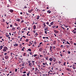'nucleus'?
<instances>
[{
	"label": "nucleus",
	"instance_id": "22",
	"mask_svg": "<svg viewBox=\"0 0 76 76\" xmlns=\"http://www.w3.org/2000/svg\"><path fill=\"white\" fill-rule=\"evenodd\" d=\"M56 28V26H54L53 27V28L54 29V28Z\"/></svg>",
	"mask_w": 76,
	"mask_h": 76
},
{
	"label": "nucleus",
	"instance_id": "41",
	"mask_svg": "<svg viewBox=\"0 0 76 76\" xmlns=\"http://www.w3.org/2000/svg\"><path fill=\"white\" fill-rule=\"evenodd\" d=\"M45 51H42V53H43L44 54V53H45Z\"/></svg>",
	"mask_w": 76,
	"mask_h": 76
},
{
	"label": "nucleus",
	"instance_id": "9",
	"mask_svg": "<svg viewBox=\"0 0 76 76\" xmlns=\"http://www.w3.org/2000/svg\"><path fill=\"white\" fill-rule=\"evenodd\" d=\"M48 29V27H45V31H47Z\"/></svg>",
	"mask_w": 76,
	"mask_h": 76
},
{
	"label": "nucleus",
	"instance_id": "46",
	"mask_svg": "<svg viewBox=\"0 0 76 76\" xmlns=\"http://www.w3.org/2000/svg\"><path fill=\"white\" fill-rule=\"evenodd\" d=\"M46 38V37H43V39H45V38Z\"/></svg>",
	"mask_w": 76,
	"mask_h": 76
},
{
	"label": "nucleus",
	"instance_id": "36",
	"mask_svg": "<svg viewBox=\"0 0 76 76\" xmlns=\"http://www.w3.org/2000/svg\"><path fill=\"white\" fill-rule=\"evenodd\" d=\"M48 57H46V59L47 60H48Z\"/></svg>",
	"mask_w": 76,
	"mask_h": 76
},
{
	"label": "nucleus",
	"instance_id": "5",
	"mask_svg": "<svg viewBox=\"0 0 76 76\" xmlns=\"http://www.w3.org/2000/svg\"><path fill=\"white\" fill-rule=\"evenodd\" d=\"M50 61H53V58H50L49 59Z\"/></svg>",
	"mask_w": 76,
	"mask_h": 76
},
{
	"label": "nucleus",
	"instance_id": "61",
	"mask_svg": "<svg viewBox=\"0 0 76 76\" xmlns=\"http://www.w3.org/2000/svg\"><path fill=\"white\" fill-rule=\"evenodd\" d=\"M74 30H75V31H76V28H74Z\"/></svg>",
	"mask_w": 76,
	"mask_h": 76
},
{
	"label": "nucleus",
	"instance_id": "20",
	"mask_svg": "<svg viewBox=\"0 0 76 76\" xmlns=\"http://www.w3.org/2000/svg\"><path fill=\"white\" fill-rule=\"evenodd\" d=\"M14 24L15 25V26H17L18 25V24H17L16 23H15Z\"/></svg>",
	"mask_w": 76,
	"mask_h": 76
},
{
	"label": "nucleus",
	"instance_id": "45",
	"mask_svg": "<svg viewBox=\"0 0 76 76\" xmlns=\"http://www.w3.org/2000/svg\"><path fill=\"white\" fill-rule=\"evenodd\" d=\"M54 35H55V37H57V35H56V34H54Z\"/></svg>",
	"mask_w": 76,
	"mask_h": 76
},
{
	"label": "nucleus",
	"instance_id": "50",
	"mask_svg": "<svg viewBox=\"0 0 76 76\" xmlns=\"http://www.w3.org/2000/svg\"><path fill=\"white\" fill-rule=\"evenodd\" d=\"M23 22H24V21H23V20H22V21H21V23H23Z\"/></svg>",
	"mask_w": 76,
	"mask_h": 76
},
{
	"label": "nucleus",
	"instance_id": "14",
	"mask_svg": "<svg viewBox=\"0 0 76 76\" xmlns=\"http://www.w3.org/2000/svg\"><path fill=\"white\" fill-rule=\"evenodd\" d=\"M16 44L15 45H14V47H16V46H18V44H16V43H15Z\"/></svg>",
	"mask_w": 76,
	"mask_h": 76
},
{
	"label": "nucleus",
	"instance_id": "19",
	"mask_svg": "<svg viewBox=\"0 0 76 76\" xmlns=\"http://www.w3.org/2000/svg\"><path fill=\"white\" fill-rule=\"evenodd\" d=\"M25 49V48L24 47H23V48H22V51H24V49Z\"/></svg>",
	"mask_w": 76,
	"mask_h": 76
},
{
	"label": "nucleus",
	"instance_id": "58",
	"mask_svg": "<svg viewBox=\"0 0 76 76\" xmlns=\"http://www.w3.org/2000/svg\"><path fill=\"white\" fill-rule=\"evenodd\" d=\"M19 27H18L17 28V29H19Z\"/></svg>",
	"mask_w": 76,
	"mask_h": 76
},
{
	"label": "nucleus",
	"instance_id": "56",
	"mask_svg": "<svg viewBox=\"0 0 76 76\" xmlns=\"http://www.w3.org/2000/svg\"><path fill=\"white\" fill-rule=\"evenodd\" d=\"M76 31H74L73 32L74 34H76Z\"/></svg>",
	"mask_w": 76,
	"mask_h": 76
},
{
	"label": "nucleus",
	"instance_id": "52",
	"mask_svg": "<svg viewBox=\"0 0 76 76\" xmlns=\"http://www.w3.org/2000/svg\"><path fill=\"white\" fill-rule=\"evenodd\" d=\"M62 55V54H60V55L61 56V57H63V55Z\"/></svg>",
	"mask_w": 76,
	"mask_h": 76
},
{
	"label": "nucleus",
	"instance_id": "25",
	"mask_svg": "<svg viewBox=\"0 0 76 76\" xmlns=\"http://www.w3.org/2000/svg\"><path fill=\"white\" fill-rule=\"evenodd\" d=\"M28 12L29 13H31V12H32V11H31V10H29L28 11Z\"/></svg>",
	"mask_w": 76,
	"mask_h": 76
},
{
	"label": "nucleus",
	"instance_id": "26",
	"mask_svg": "<svg viewBox=\"0 0 76 76\" xmlns=\"http://www.w3.org/2000/svg\"><path fill=\"white\" fill-rule=\"evenodd\" d=\"M29 40H28V39H26V42H28Z\"/></svg>",
	"mask_w": 76,
	"mask_h": 76
},
{
	"label": "nucleus",
	"instance_id": "8",
	"mask_svg": "<svg viewBox=\"0 0 76 76\" xmlns=\"http://www.w3.org/2000/svg\"><path fill=\"white\" fill-rule=\"evenodd\" d=\"M38 34H37V33H36L35 34L34 36L35 37H37V36H38Z\"/></svg>",
	"mask_w": 76,
	"mask_h": 76
},
{
	"label": "nucleus",
	"instance_id": "40",
	"mask_svg": "<svg viewBox=\"0 0 76 76\" xmlns=\"http://www.w3.org/2000/svg\"><path fill=\"white\" fill-rule=\"evenodd\" d=\"M7 53H5L4 54V55L5 56H6V55H7Z\"/></svg>",
	"mask_w": 76,
	"mask_h": 76
},
{
	"label": "nucleus",
	"instance_id": "51",
	"mask_svg": "<svg viewBox=\"0 0 76 76\" xmlns=\"http://www.w3.org/2000/svg\"><path fill=\"white\" fill-rule=\"evenodd\" d=\"M22 37H21L20 39V41H22Z\"/></svg>",
	"mask_w": 76,
	"mask_h": 76
},
{
	"label": "nucleus",
	"instance_id": "43",
	"mask_svg": "<svg viewBox=\"0 0 76 76\" xmlns=\"http://www.w3.org/2000/svg\"><path fill=\"white\" fill-rule=\"evenodd\" d=\"M36 56H37V55L36 54V55H34V57H36Z\"/></svg>",
	"mask_w": 76,
	"mask_h": 76
},
{
	"label": "nucleus",
	"instance_id": "16",
	"mask_svg": "<svg viewBox=\"0 0 76 76\" xmlns=\"http://www.w3.org/2000/svg\"><path fill=\"white\" fill-rule=\"evenodd\" d=\"M6 35L7 37H9V35L8 34H6Z\"/></svg>",
	"mask_w": 76,
	"mask_h": 76
},
{
	"label": "nucleus",
	"instance_id": "28",
	"mask_svg": "<svg viewBox=\"0 0 76 76\" xmlns=\"http://www.w3.org/2000/svg\"><path fill=\"white\" fill-rule=\"evenodd\" d=\"M22 66H25V65H24V63L22 64L21 65Z\"/></svg>",
	"mask_w": 76,
	"mask_h": 76
},
{
	"label": "nucleus",
	"instance_id": "63",
	"mask_svg": "<svg viewBox=\"0 0 76 76\" xmlns=\"http://www.w3.org/2000/svg\"><path fill=\"white\" fill-rule=\"evenodd\" d=\"M43 64L44 65H45V63H43Z\"/></svg>",
	"mask_w": 76,
	"mask_h": 76
},
{
	"label": "nucleus",
	"instance_id": "15",
	"mask_svg": "<svg viewBox=\"0 0 76 76\" xmlns=\"http://www.w3.org/2000/svg\"><path fill=\"white\" fill-rule=\"evenodd\" d=\"M3 48V46L2 45L0 47V48L1 49V50Z\"/></svg>",
	"mask_w": 76,
	"mask_h": 76
},
{
	"label": "nucleus",
	"instance_id": "30",
	"mask_svg": "<svg viewBox=\"0 0 76 76\" xmlns=\"http://www.w3.org/2000/svg\"><path fill=\"white\" fill-rule=\"evenodd\" d=\"M32 60L31 61H28V63H31V62H32Z\"/></svg>",
	"mask_w": 76,
	"mask_h": 76
},
{
	"label": "nucleus",
	"instance_id": "4",
	"mask_svg": "<svg viewBox=\"0 0 76 76\" xmlns=\"http://www.w3.org/2000/svg\"><path fill=\"white\" fill-rule=\"evenodd\" d=\"M28 65H29V66H30V67H32V64H31V63H29L28 64Z\"/></svg>",
	"mask_w": 76,
	"mask_h": 76
},
{
	"label": "nucleus",
	"instance_id": "24",
	"mask_svg": "<svg viewBox=\"0 0 76 76\" xmlns=\"http://www.w3.org/2000/svg\"><path fill=\"white\" fill-rule=\"evenodd\" d=\"M66 70H67L68 71H70V69H69V68H67V69H66Z\"/></svg>",
	"mask_w": 76,
	"mask_h": 76
},
{
	"label": "nucleus",
	"instance_id": "32",
	"mask_svg": "<svg viewBox=\"0 0 76 76\" xmlns=\"http://www.w3.org/2000/svg\"><path fill=\"white\" fill-rule=\"evenodd\" d=\"M66 63V62H64L63 64V65H64V66H66V65H65Z\"/></svg>",
	"mask_w": 76,
	"mask_h": 76
},
{
	"label": "nucleus",
	"instance_id": "12",
	"mask_svg": "<svg viewBox=\"0 0 76 76\" xmlns=\"http://www.w3.org/2000/svg\"><path fill=\"white\" fill-rule=\"evenodd\" d=\"M50 24L51 25H54V22L53 21L51 22Z\"/></svg>",
	"mask_w": 76,
	"mask_h": 76
},
{
	"label": "nucleus",
	"instance_id": "53",
	"mask_svg": "<svg viewBox=\"0 0 76 76\" xmlns=\"http://www.w3.org/2000/svg\"><path fill=\"white\" fill-rule=\"evenodd\" d=\"M44 25V28H45V26H46V25H45V24Z\"/></svg>",
	"mask_w": 76,
	"mask_h": 76
},
{
	"label": "nucleus",
	"instance_id": "29",
	"mask_svg": "<svg viewBox=\"0 0 76 76\" xmlns=\"http://www.w3.org/2000/svg\"><path fill=\"white\" fill-rule=\"evenodd\" d=\"M28 50L29 51H31V49H28Z\"/></svg>",
	"mask_w": 76,
	"mask_h": 76
},
{
	"label": "nucleus",
	"instance_id": "6",
	"mask_svg": "<svg viewBox=\"0 0 76 76\" xmlns=\"http://www.w3.org/2000/svg\"><path fill=\"white\" fill-rule=\"evenodd\" d=\"M9 11L10 12H11V13H13V10L11 9Z\"/></svg>",
	"mask_w": 76,
	"mask_h": 76
},
{
	"label": "nucleus",
	"instance_id": "10",
	"mask_svg": "<svg viewBox=\"0 0 76 76\" xmlns=\"http://www.w3.org/2000/svg\"><path fill=\"white\" fill-rule=\"evenodd\" d=\"M47 12L48 13H50L51 12L50 10H48L47 11Z\"/></svg>",
	"mask_w": 76,
	"mask_h": 76
},
{
	"label": "nucleus",
	"instance_id": "38",
	"mask_svg": "<svg viewBox=\"0 0 76 76\" xmlns=\"http://www.w3.org/2000/svg\"><path fill=\"white\" fill-rule=\"evenodd\" d=\"M56 61V60L55 59H53V61L54 62H55Z\"/></svg>",
	"mask_w": 76,
	"mask_h": 76
},
{
	"label": "nucleus",
	"instance_id": "54",
	"mask_svg": "<svg viewBox=\"0 0 76 76\" xmlns=\"http://www.w3.org/2000/svg\"><path fill=\"white\" fill-rule=\"evenodd\" d=\"M23 37H24L25 38H26V37H25V36H23Z\"/></svg>",
	"mask_w": 76,
	"mask_h": 76
},
{
	"label": "nucleus",
	"instance_id": "44",
	"mask_svg": "<svg viewBox=\"0 0 76 76\" xmlns=\"http://www.w3.org/2000/svg\"><path fill=\"white\" fill-rule=\"evenodd\" d=\"M17 70H18V69H16L15 70V72H17Z\"/></svg>",
	"mask_w": 76,
	"mask_h": 76
},
{
	"label": "nucleus",
	"instance_id": "59",
	"mask_svg": "<svg viewBox=\"0 0 76 76\" xmlns=\"http://www.w3.org/2000/svg\"><path fill=\"white\" fill-rule=\"evenodd\" d=\"M46 38L47 39H48V37H46Z\"/></svg>",
	"mask_w": 76,
	"mask_h": 76
},
{
	"label": "nucleus",
	"instance_id": "18",
	"mask_svg": "<svg viewBox=\"0 0 76 76\" xmlns=\"http://www.w3.org/2000/svg\"><path fill=\"white\" fill-rule=\"evenodd\" d=\"M64 26H65L66 28H68V26H67L66 25H64Z\"/></svg>",
	"mask_w": 76,
	"mask_h": 76
},
{
	"label": "nucleus",
	"instance_id": "7",
	"mask_svg": "<svg viewBox=\"0 0 76 76\" xmlns=\"http://www.w3.org/2000/svg\"><path fill=\"white\" fill-rule=\"evenodd\" d=\"M42 48H39V51L41 52V51H42Z\"/></svg>",
	"mask_w": 76,
	"mask_h": 76
},
{
	"label": "nucleus",
	"instance_id": "35",
	"mask_svg": "<svg viewBox=\"0 0 76 76\" xmlns=\"http://www.w3.org/2000/svg\"><path fill=\"white\" fill-rule=\"evenodd\" d=\"M46 24H47L48 25H49V22H47L46 23Z\"/></svg>",
	"mask_w": 76,
	"mask_h": 76
},
{
	"label": "nucleus",
	"instance_id": "17",
	"mask_svg": "<svg viewBox=\"0 0 76 76\" xmlns=\"http://www.w3.org/2000/svg\"><path fill=\"white\" fill-rule=\"evenodd\" d=\"M23 56H26V53H23Z\"/></svg>",
	"mask_w": 76,
	"mask_h": 76
},
{
	"label": "nucleus",
	"instance_id": "48",
	"mask_svg": "<svg viewBox=\"0 0 76 76\" xmlns=\"http://www.w3.org/2000/svg\"><path fill=\"white\" fill-rule=\"evenodd\" d=\"M33 32H34V33H35V32H36L35 30L33 31Z\"/></svg>",
	"mask_w": 76,
	"mask_h": 76
},
{
	"label": "nucleus",
	"instance_id": "47",
	"mask_svg": "<svg viewBox=\"0 0 76 76\" xmlns=\"http://www.w3.org/2000/svg\"><path fill=\"white\" fill-rule=\"evenodd\" d=\"M23 76H26V74H24L23 75Z\"/></svg>",
	"mask_w": 76,
	"mask_h": 76
},
{
	"label": "nucleus",
	"instance_id": "42",
	"mask_svg": "<svg viewBox=\"0 0 76 76\" xmlns=\"http://www.w3.org/2000/svg\"><path fill=\"white\" fill-rule=\"evenodd\" d=\"M58 63L59 64H61V61H59L58 62Z\"/></svg>",
	"mask_w": 76,
	"mask_h": 76
},
{
	"label": "nucleus",
	"instance_id": "1",
	"mask_svg": "<svg viewBox=\"0 0 76 76\" xmlns=\"http://www.w3.org/2000/svg\"><path fill=\"white\" fill-rule=\"evenodd\" d=\"M7 50V48L6 46H5L4 48V49H3V51H6V50Z\"/></svg>",
	"mask_w": 76,
	"mask_h": 76
},
{
	"label": "nucleus",
	"instance_id": "21",
	"mask_svg": "<svg viewBox=\"0 0 76 76\" xmlns=\"http://www.w3.org/2000/svg\"><path fill=\"white\" fill-rule=\"evenodd\" d=\"M39 19V16H38L37 18V19Z\"/></svg>",
	"mask_w": 76,
	"mask_h": 76
},
{
	"label": "nucleus",
	"instance_id": "11",
	"mask_svg": "<svg viewBox=\"0 0 76 76\" xmlns=\"http://www.w3.org/2000/svg\"><path fill=\"white\" fill-rule=\"evenodd\" d=\"M53 72V71H49V72H48V74H51V75H52V74L50 72Z\"/></svg>",
	"mask_w": 76,
	"mask_h": 76
},
{
	"label": "nucleus",
	"instance_id": "13",
	"mask_svg": "<svg viewBox=\"0 0 76 76\" xmlns=\"http://www.w3.org/2000/svg\"><path fill=\"white\" fill-rule=\"evenodd\" d=\"M34 29L35 30L36 29V26L35 25H34L33 26Z\"/></svg>",
	"mask_w": 76,
	"mask_h": 76
},
{
	"label": "nucleus",
	"instance_id": "62",
	"mask_svg": "<svg viewBox=\"0 0 76 76\" xmlns=\"http://www.w3.org/2000/svg\"><path fill=\"white\" fill-rule=\"evenodd\" d=\"M74 45H76V43H74Z\"/></svg>",
	"mask_w": 76,
	"mask_h": 76
},
{
	"label": "nucleus",
	"instance_id": "64",
	"mask_svg": "<svg viewBox=\"0 0 76 76\" xmlns=\"http://www.w3.org/2000/svg\"><path fill=\"white\" fill-rule=\"evenodd\" d=\"M32 63H34V61H32Z\"/></svg>",
	"mask_w": 76,
	"mask_h": 76
},
{
	"label": "nucleus",
	"instance_id": "2",
	"mask_svg": "<svg viewBox=\"0 0 76 76\" xmlns=\"http://www.w3.org/2000/svg\"><path fill=\"white\" fill-rule=\"evenodd\" d=\"M54 32L56 34H58V31H57L56 30H54Z\"/></svg>",
	"mask_w": 76,
	"mask_h": 76
},
{
	"label": "nucleus",
	"instance_id": "31",
	"mask_svg": "<svg viewBox=\"0 0 76 76\" xmlns=\"http://www.w3.org/2000/svg\"><path fill=\"white\" fill-rule=\"evenodd\" d=\"M24 68V67H21L20 68V70H22V69H23Z\"/></svg>",
	"mask_w": 76,
	"mask_h": 76
},
{
	"label": "nucleus",
	"instance_id": "60",
	"mask_svg": "<svg viewBox=\"0 0 76 76\" xmlns=\"http://www.w3.org/2000/svg\"><path fill=\"white\" fill-rule=\"evenodd\" d=\"M24 8H25V9H26V8H27V7L25 6V7H24Z\"/></svg>",
	"mask_w": 76,
	"mask_h": 76
},
{
	"label": "nucleus",
	"instance_id": "37",
	"mask_svg": "<svg viewBox=\"0 0 76 76\" xmlns=\"http://www.w3.org/2000/svg\"><path fill=\"white\" fill-rule=\"evenodd\" d=\"M69 45H68L66 47V48H69Z\"/></svg>",
	"mask_w": 76,
	"mask_h": 76
},
{
	"label": "nucleus",
	"instance_id": "33",
	"mask_svg": "<svg viewBox=\"0 0 76 76\" xmlns=\"http://www.w3.org/2000/svg\"><path fill=\"white\" fill-rule=\"evenodd\" d=\"M47 31H45V34H47Z\"/></svg>",
	"mask_w": 76,
	"mask_h": 76
},
{
	"label": "nucleus",
	"instance_id": "27",
	"mask_svg": "<svg viewBox=\"0 0 76 76\" xmlns=\"http://www.w3.org/2000/svg\"><path fill=\"white\" fill-rule=\"evenodd\" d=\"M16 20H17V21L19 22V20H20L19 19H17Z\"/></svg>",
	"mask_w": 76,
	"mask_h": 76
},
{
	"label": "nucleus",
	"instance_id": "23",
	"mask_svg": "<svg viewBox=\"0 0 76 76\" xmlns=\"http://www.w3.org/2000/svg\"><path fill=\"white\" fill-rule=\"evenodd\" d=\"M67 42V44H70V43L69 42H68V41H67L66 42Z\"/></svg>",
	"mask_w": 76,
	"mask_h": 76
},
{
	"label": "nucleus",
	"instance_id": "39",
	"mask_svg": "<svg viewBox=\"0 0 76 76\" xmlns=\"http://www.w3.org/2000/svg\"><path fill=\"white\" fill-rule=\"evenodd\" d=\"M68 53L69 54H70V51H68Z\"/></svg>",
	"mask_w": 76,
	"mask_h": 76
},
{
	"label": "nucleus",
	"instance_id": "34",
	"mask_svg": "<svg viewBox=\"0 0 76 76\" xmlns=\"http://www.w3.org/2000/svg\"><path fill=\"white\" fill-rule=\"evenodd\" d=\"M61 28H63V29H65V28H64V27H62V26H61Z\"/></svg>",
	"mask_w": 76,
	"mask_h": 76
},
{
	"label": "nucleus",
	"instance_id": "3",
	"mask_svg": "<svg viewBox=\"0 0 76 76\" xmlns=\"http://www.w3.org/2000/svg\"><path fill=\"white\" fill-rule=\"evenodd\" d=\"M5 59H6V60H8L9 58V56H5Z\"/></svg>",
	"mask_w": 76,
	"mask_h": 76
},
{
	"label": "nucleus",
	"instance_id": "57",
	"mask_svg": "<svg viewBox=\"0 0 76 76\" xmlns=\"http://www.w3.org/2000/svg\"><path fill=\"white\" fill-rule=\"evenodd\" d=\"M26 73V72H23V73Z\"/></svg>",
	"mask_w": 76,
	"mask_h": 76
},
{
	"label": "nucleus",
	"instance_id": "49",
	"mask_svg": "<svg viewBox=\"0 0 76 76\" xmlns=\"http://www.w3.org/2000/svg\"><path fill=\"white\" fill-rule=\"evenodd\" d=\"M42 44V42H40V43H39V45H41V44Z\"/></svg>",
	"mask_w": 76,
	"mask_h": 76
},
{
	"label": "nucleus",
	"instance_id": "55",
	"mask_svg": "<svg viewBox=\"0 0 76 76\" xmlns=\"http://www.w3.org/2000/svg\"><path fill=\"white\" fill-rule=\"evenodd\" d=\"M29 73H28L27 74V76H29Z\"/></svg>",
	"mask_w": 76,
	"mask_h": 76
}]
</instances>
